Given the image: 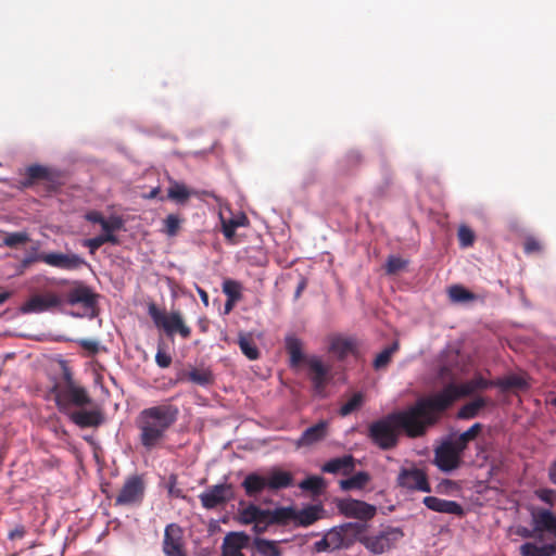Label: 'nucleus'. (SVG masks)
Returning a JSON list of instances; mask_svg holds the SVG:
<instances>
[{
  "mask_svg": "<svg viewBox=\"0 0 556 556\" xmlns=\"http://www.w3.org/2000/svg\"><path fill=\"white\" fill-rule=\"evenodd\" d=\"M79 346L85 350L91 352L92 354H97L100 351V342L98 340L92 339H78L75 341Z\"/></svg>",
  "mask_w": 556,
  "mask_h": 556,
  "instance_id": "nucleus-49",
  "label": "nucleus"
},
{
  "mask_svg": "<svg viewBox=\"0 0 556 556\" xmlns=\"http://www.w3.org/2000/svg\"><path fill=\"white\" fill-rule=\"evenodd\" d=\"M33 247L24 257L15 264V274H23L36 262H43L52 267L60 269H75L85 264V261L77 254H65L58 252L39 253L37 248Z\"/></svg>",
  "mask_w": 556,
  "mask_h": 556,
  "instance_id": "nucleus-6",
  "label": "nucleus"
},
{
  "mask_svg": "<svg viewBox=\"0 0 556 556\" xmlns=\"http://www.w3.org/2000/svg\"><path fill=\"white\" fill-rule=\"evenodd\" d=\"M286 350L290 356V366L298 367L302 362L308 357H304L302 349V341L295 336H288L285 340Z\"/></svg>",
  "mask_w": 556,
  "mask_h": 556,
  "instance_id": "nucleus-29",
  "label": "nucleus"
},
{
  "mask_svg": "<svg viewBox=\"0 0 556 556\" xmlns=\"http://www.w3.org/2000/svg\"><path fill=\"white\" fill-rule=\"evenodd\" d=\"M202 506L208 509V489H205L199 495Z\"/></svg>",
  "mask_w": 556,
  "mask_h": 556,
  "instance_id": "nucleus-60",
  "label": "nucleus"
},
{
  "mask_svg": "<svg viewBox=\"0 0 556 556\" xmlns=\"http://www.w3.org/2000/svg\"><path fill=\"white\" fill-rule=\"evenodd\" d=\"M242 486L248 496H256L267 488V479L257 473H250L244 478Z\"/></svg>",
  "mask_w": 556,
  "mask_h": 556,
  "instance_id": "nucleus-32",
  "label": "nucleus"
},
{
  "mask_svg": "<svg viewBox=\"0 0 556 556\" xmlns=\"http://www.w3.org/2000/svg\"><path fill=\"white\" fill-rule=\"evenodd\" d=\"M433 464L443 472L454 471L463 464V453L455 447L452 440H445L434 448Z\"/></svg>",
  "mask_w": 556,
  "mask_h": 556,
  "instance_id": "nucleus-10",
  "label": "nucleus"
},
{
  "mask_svg": "<svg viewBox=\"0 0 556 556\" xmlns=\"http://www.w3.org/2000/svg\"><path fill=\"white\" fill-rule=\"evenodd\" d=\"M299 486L304 491H309L314 495H319L326 488L325 479L319 476H309L300 482Z\"/></svg>",
  "mask_w": 556,
  "mask_h": 556,
  "instance_id": "nucleus-42",
  "label": "nucleus"
},
{
  "mask_svg": "<svg viewBox=\"0 0 556 556\" xmlns=\"http://www.w3.org/2000/svg\"><path fill=\"white\" fill-rule=\"evenodd\" d=\"M518 534L523 536V538H532L533 536V533L531 530L527 529V528H521L519 531H518Z\"/></svg>",
  "mask_w": 556,
  "mask_h": 556,
  "instance_id": "nucleus-62",
  "label": "nucleus"
},
{
  "mask_svg": "<svg viewBox=\"0 0 556 556\" xmlns=\"http://www.w3.org/2000/svg\"><path fill=\"white\" fill-rule=\"evenodd\" d=\"M295 510L291 507H279L274 510L265 509L264 531L271 525H287L293 520Z\"/></svg>",
  "mask_w": 556,
  "mask_h": 556,
  "instance_id": "nucleus-27",
  "label": "nucleus"
},
{
  "mask_svg": "<svg viewBox=\"0 0 556 556\" xmlns=\"http://www.w3.org/2000/svg\"><path fill=\"white\" fill-rule=\"evenodd\" d=\"M60 298L61 313L65 315L90 320L98 316L99 294L83 281H65Z\"/></svg>",
  "mask_w": 556,
  "mask_h": 556,
  "instance_id": "nucleus-3",
  "label": "nucleus"
},
{
  "mask_svg": "<svg viewBox=\"0 0 556 556\" xmlns=\"http://www.w3.org/2000/svg\"><path fill=\"white\" fill-rule=\"evenodd\" d=\"M50 177L48 168L41 165L27 167L25 178L21 181L23 188H29L39 180H48Z\"/></svg>",
  "mask_w": 556,
  "mask_h": 556,
  "instance_id": "nucleus-34",
  "label": "nucleus"
},
{
  "mask_svg": "<svg viewBox=\"0 0 556 556\" xmlns=\"http://www.w3.org/2000/svg\"><path fill=\"white\" fill-rule=\"evenodd\" d=\"M422 503L432 511L455 515L458 517H463L465 515L463 506L455 501L443 500L437 496H426L424 497Z\"/></svg>",
  "mask_w": 556,
  "mask_h": 556,
  "instance_id": "nucleus-20",
  "label": "nucleus"
},
{
  "mask_svg": "<svg viewBox=\"0 0 556 556\" xmlns=\"http://www.w3.org/2000/svg\"><path fill=\"white\" fill-rule=\"evenodd\" d=\"M400 349L399 341H394L391 345L387 346L382 350L374 359L372 366L376 370H380L386 368L394 353H396Z\"/></svg>",
  "mask_w": 556,
  "mask_h": 556,
  "instance_id": "nucleus-39",
  "label": "nucleus"
},
{
  "mask_svg": "<svg viewBox=\"0 0 556 556\" xmlns=\"http://www.w3.org/2000/svg\"><path fill=\"white\" fill-rule=\"evenodd\" d=\"M148 314L156 327L162 328L168 336L179 332L184 338L190 334V329L184 325L178 312L166 314L154 303L149 304Z\"/></svg>",
  "mask_w": 556,
  "mask_h": 556,
  "instance_id": "nucleus-9",
  "label": "nucleus"
},
{
  "mask_svg": "<svg viewBox=\"0 0 556 556\" xmlns=\"http://www.w3.org/2000/svg\"><path fill=\"white\" fill-rule=\"evenodd\" d=\"M55 403L61 412L66 413L67 406L73 405L83 408L90 405L92 399L84 387L74 384L70 388H62Z\"/></svg>",
  "mask_w": 556,
  "mask_h": 556,
  "instance_id": "nucleus-14",
  "label": "nucleus"
},
{
  "mask_svg": "<svg viewBox=\"0 0 556 556\" xmlns=\"http://www.w3.org/2000/svg\"><path fill=\"white\" fill-rule=\"evenodd\" d=\"M485 406H486V400L481 396L477 397L473 401L468 402L465 405H463L458 409L456 417L458 419H464V420L472 419V418L477 417L479 415L480 410L482 408H484Z\"/></svg>",
  "mask_w": 556,
  "mask_h": 556,
  "instance_id": "nucleus-33",
  "label": "nucleus"
},
{
  "mask_svg": "<svg viewBox=\"0 0 556 556\" xmlns=\"http://www.w3.org/2000/svg\"><path fill=\"white\" fill-rule=\"evenodd\" d=\"M254 547L262 556H281V551L275 541L256 538L254 540Z\"/></svg>",
  "mask_w": 556,
  "mask_h": 556,
  "instance_id": "nucleus-40",
  "label": "nucleus"
},
{
  "mask_svg": "<svg viewBox=\"0 0 556 556\" xmlns=\"http://www.w3.org/2000/svg\"><path fill=\"white\" fill-rule=\"evenodd\" d=\"M25 236L23 233H13L9 237H7L3 241V243H8V244H11V243H23L24 240H25Z\"/></svg>",
  "mask_w": 556,
  "mask_h": 556,
  "instance_id": "nucleus-56",
  "label": "nucleus"
},
{
  "mask_svg": "<svg viewBox=\"0 0 556 556\" xmlns=\"http://www.w3.org/2000/svg\"><path fill=\"white\" fill-rule=\"evenodd\" d=\"M249 543V536L244 533L231 532L226 535L223 544V556H244L242 548Z\"/></svg>",
  "mask_w": 556,
  "mask_h": 556,
  "instance_id": "nucleus-22",
  "label": "nucleus"
},
{
  "mask_svg": "<svg viewBox=\"0 0 556 556\" xmlns=\"http://www.w3.org/2000/svg\"><path fill=\"white\" fill-rule=\"evenodd\" d=\"M409 264V261L407 258L396 256V255H390L386 262L384 270L387 275H397L401 271H404Z\"/></svg>",
  "mask_w": 556,
  "mask_h": 556,
  "instance_id": "nucleus-43",
  "label": "nucleus"
},
{
  "mask_svg": "<svg viewBox=\"0 0 556 556\" xmlns=\"http://www.w3.org/2000/svg\"><path fill=\"white\" fill-rule=\"evenodd\" d=\"M220 230L225 238L230 240L236 230L240 227H245L249 224L247 215L242 212L233 214L229 208L219 212Z\"/></svg>",
  "mask_w": 556,
  "mask_h": 556,
  "instance_id": "nucleus-18",
  "label": "nucleus"
},
{
  "mask_svg": "<svg viewBox=\"0 0 556 556\" xmlns=\"http://www.w3.org/2000/svg\"><path fill=\"white\" fill-rule=\"evenodd\" d=\"M165 225L167 233L174 235L178 229L179 219L175 215H168L167 218L165 219Z\"/></svg>",
  "mask_w": 556,
  "mask_h": 556,
  "instance_id": "nucleus-53",
  "label": "nucleus"
},
{
  "mask_svg": "<svg viewBox=\"0 0 556 556\" xmlns=\"http://www.w3.org/2000/svg\"><path fill=\"white\" fill-rule=\"evenodd\" d=\"M155 362L159 367L167 368L172 363V356L162 350H159L155 354Z\"/></svg>",
  "mask_w": 556,
  "mask_h": 556,
  "instance_id": "nucleus-52",
  "label": "nucleus"
},
{
  "mask_svg": "<svg viewBox=\"0 0 556 556\" xmlns=\"http://www.w3.org/2000/svg\"><path fill=\"white\" fill-rule=\"evenodd\" d=\"M231 496V489L228 485H215L211 488V507L225 502Z\"/></svg>",
  "mask_w": 556,
  "mask_h": 556,
  "instance_id": "nucleus-44",
  "label": "nucleus"
},
{
  "mask_svg": "<svg viewBox=\"0 0 556 556\" xmlns=\"http://www.w3.org/2000/svg\"><path fill=\"white\" fill-rule=\"evenodd\" d=\"M435 424L438 420L422 396L405 409L390 413L371 422L367 435L380 450L389 451L399 444L401 431L410 439L421 438Z\"/></svg>",
  "mask_w": 556,
  "mask_h": 556,
  "instance_id": "nucleus-1",
  "label": "nucleus"
},
{
  "mask_svg": "<svg viewBox=\"0 0 556 556\" xmlns=\"http://www.w3.org/2000/svg\"><path fill=\"white\" fill-rule=\"evenodd\" d=\"M238 344L241 352L251 361L257 359L260 357V351L254 342L252 334L250 333H240L238 339Z\"/></svg>",
  "mask_w": 556,
  "mask_h": 556,
  "instance_id": "nucleus-38",
  "label": "nucleus"
},
{
  "mask_svg": "<svg viewBox=\"0 0 556 556\" xmlns=\"http://www.w3.org/2000/svg\"><path fill=\"white\" fill-rule=\"evenodd\" d=\"M457 237L459 243H473L476 235L473 230L467 225H460L458 228Z\"/></svg>",
  "mask_w": 556,
  "mask_h": 556,
  "instance_id": "nucleus-48",
  "label": "nucleus"
},
{
  "mask_svg": "<svg viewBox=\"0 0 556 556\" xmlns=\"http://www.w3.org/2000/svg\"><path fill=\"white\" fill-rule=\"evenodd\" d=\"M179 409L173 404H161L142 409L136 418L140 444L152 451L165 438L168 429L176 422Z\"/></svg>",
  "mask_w": 556,
  "mask_h": 556,
  "instance_id": "nucleus-2",
  "label": "nucleus"
},
{
  "mask_svg": "<svg viewBox=\"0 0 556 556\" xmlns=\"http://www.w3.org/2000/svg\"><path fill=\"white\" fill-rule=\"evenodd\" d=\"M177 478L175 475H170L167 482L166 488L170 496L174 497H184L182 490L177 488Z\"/></svg>",
  "mask_w": 556,
  "mask_h": 556,
  "instance_id": "nucleus-50",
  "label": "nucleus"
},
{
  "mask_svg": "<svg viewBox=\"0 0 556 556\" xmlns=\"http://www.w3.org/2000/svg\"><path fill=\"white\" fill-rule=\"evenodd\" d=\"M265 509H261L254 504H250L239 511V519L244 525H254L257 533L264 532Z\"/></svg>",
  "mask_w": 556,
  "mask_h": 556,
  "instance_id": "nucleus-23",
  "label": "nucleus"
},
{
  "mask_svg": "<svg viewBox=\"0 0 556 556\" xmlns=\"http://www.w3.org/2000/svg\"><path fill=\"white\" fill-rule=\"evenodd\" d=\"M61 366H62V376H63V380H64V386L62 388H70V386L76 384L73 379L72 371L65 361L61 362Z\"/></svg>",
  "mask_w": 556,
  "mask_h": 556,
  "instance_id": "nucleus-51",
  "label": "nucleus"
},
{
  "mask_svg": "<svg viewBox=\"0 0 556 556\" xmlns=\"http://www.w3.org/2000/svg\"><path fill=\"white\" fill-rule=\"evenodd\" d=\"M320 511L321 507L311 505L299 511H295L293 520H295L300 526L307 527L320 518Z\"/></svg>",
  "mask_w": 556,
  "mask_h": 556,
  "instance_id": "nucleus-36",
  "label": "nucleus"
},
{
  "mask_svg": "<svg viewBox=\"0 0 556 556\" xmlns=\"http://www.w3.org/2000/svg\"><path fill=\"white\" fill-rule=\"evenodd\" d=\"M366 532V525L361 522H346L331 528L321 540L313 545L316 553L332 552L352 546L359 534Z\"/></svg>",
  "mask_w": 556,
  "mask_h": 556,
  "instance_id": "nucleus-5",
  "label": "nucleus"
},
{
  "mask_svg": "<svg viewBox=\"0 0 556 556\" xmlns=\"http://www.w3.org/2000/svg\"><path fill=\"white\" fill-rule=\"evenodd\" d=\"M356 341L351 338H332L329 351L337 356L339 361L345 359L349 355L356 353Z\"/></svg>",
  "mask_w": 556,
  "mask_h": 556,
  "instance_id": "nucleus-26",
  "label": "nucleus"
},
{
  "mask_svg": "<svg viewBox=\"0 0 556 556\" xmlns=\"http://www.w3.org/2000/svg\"><path fill=\"white\" fill-rule=\"evenodd\" d=\"M308 367V377L313 391L320 397L326 396V388L331 380L330 367L325 365L317 356H311L305 359Z\"/></svg>",
  "mask_w": 556,
  "mask_h": 556,
  "instance_id": "nucleus-12",
  "label": "nucleus"
},
{
  "mask_svg": "<svg viewBox=\"0 0 556 556\" xmlns=\"http://www.w3.org/2000/svg\"><path fill=\"white\" fill-rule=\"evenodd\" d=\"M355 468V458L353 455H344L342 457L332 458L326 462L321 470L327 473H338L342 472L343 475H350Z\"/></svg>",
  "mask_w": 556,
  "mask_h": 556,
  "instance_id": "nucleus-25",
  "label": "nucleus"
},
{
  "mask_svg": "<svg viewBox=\"0 0 556 556\" xmlns=\"http://www.w3.org/2000/svg\"><path fill=\"white\" fill-rule=\"evenodd\" d=\"M223 292L226 294L227 300L224 305V315L229 314L235 305L242 299V285L232 279H225L223 282Z\"/></svg>",
  "mask_w": 556,
  "mask_h": 556,
  "instance_id": "nucleus-24",
  "label": "nucleus"
},
{
  "mask_svg": "<svg viewBox=\"0 0 556 556\" xmlns=\"http://www.w3.org/2000/svg\"><path fill=\"white\" fill-rule=\"evenodd\" d=\"M195 194L197 192L193 189L176 180H170V185L167 189V199L177 204H186L189 199Z\"/></svg>",
  "mask_w": 556,
  "mask_h": 556,
  "instance_id": "nucleus-28",
  "label": "nucleus"
},
{
  "mask_svg": "<svg viewBox=\"0 0 556 556\" xmlns=\"http://www.w3.org/2000/svg\"><path fill=\"white\" fill-rule=\"evenodd\" d=\"M58 309L61 312L60 291L58 293L36 294L24 302L18 311L23 315L41 314Z\"/></svg>",
  "mask_w": 556,
  "mask_h": 556,
  "instance_id": "nucleus-13",
  "label": "nucleus"
},
{
  "mask_svg": "<svg viewBox=\"0 0 556 556\" xmlns=\"http://www.w3.org/2000/svg\"><path fill=\"white\" fill-rule=\"evenodd\" d=\"M329 422L320 420L314 426L307 428L302 435L296 440L295 446L298 448L311 446L315 443L323 441L328 435Z\"/></svg>",
  "mask_w": 556,
  "mask_h": 556,
  "instance_id": "nucleus-21",
  "label": "nucleus"
},
{
  "mask_svg": "<svg viewBox=\"0 0 556 556\" xmlns=\"http://www.w3.org/2000/svg\"><path fill=\"white\" fill-rule=\"evenodd\" d=\"M25 535V528L22 525H17L14 529H12L9 534V540L22 539Z\"/></svg>",
  "mask_w": 556,
  "mask_h": 556,
  "instance_id": "nucleus-54",
  "label": "nucleus"
},
{
  "mask_svg": "<svg viewBox=\"0 0 556 556\" xmlns=\"http://www.w3.org/2000/svg\"><path fill=\"white\" fill-rule=\"evenodd\" d=\"M70 420L77 427L96 428L104 422V415L100 409H79L67 413Z\"/></svg>",
  "mask_w": 556,
  "mask_h": 556,
  "instance_id": "nucleus-19",
  "label": "nucleus"
},
{
  "mask_svg": "<svg viewBox=\"0 0 556 556\" xmlns=\"http://www.w3.org/2000/svg\"><path fill=\"white\" fill-rule=\"evenodd\" d=\"M162 549L165 556H187L184 530L178 523L172 522L165 527Z\"/></svg>",
  "mask_w": 556,
  "mask_h": 556,
  "instance_id": "nucleus-15",
  "label": "nucleus"
},
{
  "mask_svg": "<svg viewBox=\"0 0 556 556\" xmlns=\"http://www.w3.org/2000/svg\"><path fill=\"white\" fill-rule=\"evenodd\" d=\"M548 479L552 484L556 485V458L551 463L548 467Z\"/></svg>",
  "mask_w": 556,
  "mask_h": 556,
  "instance_id": "nucleus-58",
  "label": "nucleus"
},
{
  "mask_svg": "<svg viewBox=\"0 0 556 556\" xmlns=\"http://www.w3.org/2000/svg\"><path fill=\"white\" fill-rule=\"evenodd\" d=\"M492 386V381H489L481 375H478L471 380L459 386L450 382L441 391L426 395L425 399L439 421L442 414L447 410L456 400L470 395L478 390L488 389Z\"/></svg>",
  "mask_w": 556,
  "mask_h": 556,
  "instance_id": "nucleus-4",
  "label": "nucleus"
},
{
  "mask_svg": "<svg viewBox=\"0 0 556 556\" xmlns=\"http://www.w3.org/2000/svg\"><path fill=\"white\" fill-rule=\"evenodd\" d=\"M11 296V292L9 291H3V292H0V305H2L5 301H8Z\"/></svg>",
  "mask_w": 556,
  "mask_h": 556,
  "instance_id": "nucleus-63",
  "label": "nucleus"
},
{
  "mask_svg": "<svg viewBox=\"0 0 556 556\" xmlns=\"http://www.w3.org/2000/svg\"><path fill=\"white\" fill-rule=\"evenodd\" d=\"M337 508L343 516L363 521L374 518L377 511L374 505L354 498L339 500L337 502Z\"/></svg>",
  "mask_w": 556,
  "mask_h": 556,
  "instance_id": "nucleus-16",
  "label": "nucleus"
},
{
  "mask_svg": "<svg viewBox=\"0 0 556 556\" xmlns=\"http://www.w3.org/2000/svg\"><path fill=\"white\" fill-rule=\"evenodd\" d=\"M519 552L521 556H556V543L538 546L527 542L519 547Z\"/></svg>",
  "mask_w": 556,
  "mask_h": 556,
  "instance_id": "nucleus-31",
  "label": "nucleus"
},
{
  "mask_svg": "<svg viewBox=\"0 0 556 556\" xmlns=\"http://www.w3.org/2000/svg\"><path fill=\"white\" fill-rule=\"evenodd\" d=\"M535 496L544 502L545 504H548L549 506H554L556 501V490L553 489H538L534 491Z\"/></svg>",
  "mask_w": 556,
  "mask_h": 556,
  "instance_id": "nucleus-47",
  "label": "nucleus"
},
{
  "mask_svg": "<svg viewBox=\"0 0 556 556\" xmlns=\"http://www.w3.org/2000/svg\"><path fill=\"white\" fill-rule=\"evenodd\" d=\"M306 288V280L304 278H302L299 283H298V287L295 289V292H294V299L298 300L302 292L304 291V289Z\"/></svg>",
  "mask_w": 556,
  "mask_h": 556,
  "instance_id": "nucleus-59",
  "label": "nucleus"
},
{
  "mask_svg": "<svg viewBox=\"0 0 556 556\" xmlns=\"http://www.w3.org/2000/svg\"><path fill=\"white\" fill-rule=\"evenodd\" d=\"M448 294L454 302H466L475 298L470 291L457 285L450 288Z\"/></svg>",
  "mask_w": 556,
  "mask_h": 556,
  "instance_id": "nucleus-46",
  "label": "nucleus"
},
{
  "mask_svg": "<svg viewBox=\"0 0 556 556\" xmlns=\"http://www.w3.org/2000/svg\"><path fill=\"white\" fill-rule=\"evenodd\" d=\"M187 379L189 382L207 388L208 387V371L205 370H199L197 368L191 369L187 374Z\"/></svg>",
  "mask_w": 556,
  "mask_h": 556,
  "instance_id": "nucleus-45",
  "label": "nucleus"
},
{
  "mask_svg": "<svg viewBox=\"0 0 556 556\" xmlns=\"http://www.w3.org/2000/svg\"><path fill=\"white\" fill-rule=\"evenodd\" d=\"M370 481V476L366 471H358L354 476L341 480L340 488L343 491L350 490H362L366 486V484Z\"/></svg>",
  "mask_w": 556,
  "mask_h": 556,
  "instance_id": "nucleus-37",
  "label": "nucleus"
},
{
  "mask_svg": "<svg viewBox=\"0 0 556 556\" xmlns=\"http://www.w3.org/2000/svg\"><path fill=\"white\" fill-rule=\"evenodd\" d=\"M506 387H516V388H521L525 386V381L522 380V378L520 377H509L507 380H506V383H505Z\"/></svg>",
  "mask_w": 556,
  "mask_h": 556,
  "instance_id": "nucleus-57",
  "label": "nucleus"
},
{
  "mask_svg": "<svg viewBox=\"0 0 556 556\" xmlns=\"http://www.w3.org/2000/svg\"><path fill=\"white\" fill-rule=\"evenodd\" d=\"M397 484L414 491L431 492L427 473L419 468H402L397 476Z\"/></svg>",
  "mask_w": 556,
  "mask_h": 556,
  "instance_id": "nucleus-17",
  "label": "nucleus"
},
{
  "mask_svg": "<svg viewBox=\"0 0 556 556\" xmlns=\"http://www.w3.org/2000/svg\"><path fill=\"white\" fill-rule=\"evenodd\" d=\"M365 402V396L362 392H355L339 409V415L342 417L349 416L355 410L359 409Z\"/></svg>",
  "mask_w": 556,
  "mask_h": 556,
  "instance_id": "nucleus-41",
  "label": "nucleus"
},
{
  "mask_svg": "<svg viewBox=\"0 0 556 556\" xmlns=\"http://www.w3.org/2000/svg\"><path fill=\"white\" fill-rule=\"evenodd\" d=\"M349 157H350V159L352 160V162H354V163H358V162H361V159H362V157H361V154H359L358 152H351V153L349 154Z\"/></svg>",
  "mask_w": 556,
  "mask_h": 556,
  "instance_id": "nucleus-64",
  "label": "nucleus"
},
{
  "mask_svg": "<svg viewBox=\"0 0 556 556\" xmlns=\"http://www.w3.org/2000/svg\"><path fill=\"white\" fill-rule=\"evenodd\" d=\"M267 479V488L271 490H279L288 488L292 484V475L283 470H273Z\"/></svg>",
  "mask_w": 556,
  "mask_h": 556,
  "instance_id": "nucleus-35",
  "label": "nucleus"
},
{
  "mask_svg": "<svg viewBox=\"0 0 556 556\" xmlns=\"http://www.w3.org/2000/svg\"><path fill=\"white\" fill-rule=\"evenodd\" d=\"M404 536L402 529L387 527L374 534L363 532L357 539L370 553L379 555L392 549Z\"/></svg>",
  "mask_w": 556,
  "mask_h": 556,
  "instance_id": "nucleus-7",
  "label": "nucleus"
},
{
  "mask_svg": "<svg viewBox=\"0 0 556 556\" xmlns=\"http://www.w3.org/2000/svg\"><path fill=\"white\" fill-rule=\"evenodd\" d=\"M483 425L480 422L473 424L466 431L460 433L456 439L452 440L455 447L464 454L470 442L475 441L482 432Z\"/></svg>",
  "mask_w": 556,
  "mask_h": 556,
  "instance_id": "nucleus-30",
  "label": "nucleus"
},
{
  "mask_svg": "<svg viewBox=\"0 0 556 556\" xmlns=\"http://www.w3.org/2000/svg\"><path fill=\"white\" fill-rule=\"evenodd\" d=\"M146 485L139 475H132L126 479L118 495L115 498L117 506L139 505L144 497Z\"/></svg>",
  "mask_w": 556,
  "mask_h": 556,
  "instance_id": "nucleus-11",
  "label": "nucleus"
},
{
  "mask_svg": "<svg viewBox=\"0 0 556 556\" xmlns=\"http://www.w3.org/2000/svg\"><path fill=\"white\" fill-rule=\"evenodd\" d=\"M85 218L93 225H99L101 233L94 238L84 240L83 243H115L116 238L114 233L124 226L122 217L116 215L104 217L103 214L98 211L86 213Z\"/></svg>",
  "mask_w": 556,
  "mask_h": 556,
  "instance_id": "nucleus-8",
  "label": "nucleus"
},
{
  "mask_svg": "<svg viewBox=\"0 0 556 556\" xmlns=\"http://www.w3.org/2000/svg\"><path fill=\"white\" fill-rule=\"evenodd\" d=\"M439 376L442 379H447V380H453L455 378V375H454L453 370L448 366H446V365H442L440 367Z\"/></svg>",
  "mask_w": 556,
  "mask_h": 556,
  "instance_id": "nucleus-55",
  "label": "nucleus"
},
{
  "mask_svg": "<svg viewBox=\"0 0 556 556\" xmlns=\"http://www.w3.org/2000/svg\"><path fill=\"white\" fill-rule=\"evenodd\" d=\"M197 290H198V293H199V295H200L201 301L203 302V304H204L205 306H208V293H207L204 289L199 288V287L197 288Z\"/></svg>",
  "mask_w": 556,
  "mask_h": 556,
  "instance_id": "nucleus-61",
  "label": "nucleus"
}]
</instances>
